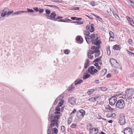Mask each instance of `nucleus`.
<instances>
[{
  "label": "nucleus",
  "mask_w": 134,
  "mask_h": 134,
  "mask_svg": "<svg viewBox=\"0 0 134 134\" xmlns=\"http://www.w3.org/2000/svg\"><path fill=\"white\" fill-rule=\"evenodd\" d=\"M59 117V115L55 116L53 114L49 115L48 120L49 121H50L51 124L48 130L47 134H51V129L53 127L55 126L58 127V122Z\"/></svg>",
  "instance_id": "1"
},
{
  "label": "nucleus",
  "mask_w": 134,
  "mask_h": 134,
  "mask_svg": "<svg viewBox=\"0 0 134 134\" xmlns=\"http://www.w3.org/2000/svg\"><path fill=\"white\" fill-rule=\"evenodd\" d=\"M88 37H86V36H85L87 42L88 43L90 42H91L92 43H94L98 39V37H96L95 34H91L89 36H88Z\"/></svg>",
  "instance_id": "2"
},
{
  "label": "nucleus",
  "mask_w": 134,
  "mask_h": 134,
  "mask_svg": "<svg viewBox=\"0 0 134 134\" xmlns=\"http://www.w3.org/2000/svg\"><path fill=\"white\" fill-rule=\"evenodd\" d=\"M125 106L124 101L123 99L119 100L116 104V107L119 109L123 108Z\"/></svg>",
  "instance_id": "3"
},
{
  "label": "nucleus",
  "mask_w": 134,
  "mask_h": 134,
  "mask_svg": "<svg viewBox=\"0 0 134 134\" xmlns=\"http://www.w3.org/2000/svg\"><path fill=\"white\" fill-rule=\"evenodd\" d=\"M91 125L89 124L87 126V130H89L90 131L89 134H97L98 131V129L96 128H93L91 129Z\"/></svg>",
  "instance_id": "4"
},
{
  "label": "nucleus",
  "mask_w": 134,
  "mask_h": 134,
  "mask_svg": "<svg viewBox=\"0 0 134 134\" xmlns=\"http://www.w3.org/2000/svg\"><path fill=\"white\" fill-rule=\"evenodd\" d=\"M119 122L121 125H124L125 123V116L122 114L120 115L119 119Z\"/></svg>",
  "instance_id": "5"
},
{
  "label": "nucleus",
  "mask_w": 134,
  "mask_h": 134,
  "mask_svg": "<svg viewBox=\"0 0 134 134\" xmlns=\"http://www.w3.org/2000/svg\"><path fill=\"white\" fill-rule=\"evenodd\" d=\"M117 101V98L115 96H113L109 98V103L110 105H113Z\"/></svg>",
  "instance_id": "6"
},
{
  "label": "nucleus",
  "mask_w": 134,
  "mask_h": 134,
  "mask_svg": "<svg viewBox=\"0 0 134 134\" xmlns=\"http://www.w3.org/2000/svg\"><path fill=\"white\" fill-rule=\"evenodd\" d=\"M124 134H132V131L130 127H127L124 130Z\"/></svg>",
  "instance_id": "7"
},
{
  "label": "nucleus",
  "mask_w": 134,
  "mask_h": 134,
  "mask_svg": "<svg viewBox=\"0 0 134 134\" xmlns=\"http://www.w3.org/2000/svg\"><path fill=\"white\" fill-rule=\"evenodd\" d=\"M97 46H93L91 47V49H96L95 50H93V51L94 53H97V56H99L100 55V53L99 52L100 51L98 49H97Z\"/></svg>",
  "instance_id": "8"
},
{
  "label": "nucleus",
  "mask_w": 134,
  "mask_h": 134,
  "mask_svg": "<svg viewBox=\"0 0 134 134\" xmlns=\"http://www.w3.org/2000/svg\"><path fill=\"white\" fill-rule=\"evenodd\" d=\"M94 25L93 24H92L90 26V25H88L86 27V29L87 30H89L91 32H93L94 30Z\"/></svg>",
  "instance_id": "9"
},
{
  "label": "nucleus",
  "mask_w": 134,
  "mask_h": 134,
  "mask_svg": "<svg viewBox=\"0 0 134 134\" xmlns=\"http://www.w3.org/2000/svg\"><path fill=\"white\" fill-rule=\"evenodd\" d=\"M85 112L84 110L81 109L77 113V117L78 118H79L81 116H83L85 115Z\"/></svg>",
  "instance_id": "10"
},
{
  "label": "nucleus",
  "mask_w": 134,
  "mask_h": 134,
  "mask_svg": "<svg viewBox=\"0 0 134 134\" xmlns=\"http://www.w3.org/2000/svg\"><path fill=\"white\" fill-rule=\"evenodd\" d=\"M68 101L71 104L74 105L76 103V99L74 98L71 97L69 99Z\"/></svg>",
  "instance_id": "11"
},
{
  "label": "nucleus",
  "mask_w": 134,
  "mask_h": 134,
  "mask_svg": "<svg viewBox=\"0 0 134 134\" xmlns=\"http://www.w3.org/2000/svg\"><path fill=\"white\" fill-rule=\"evenodd\" d=\"M126 93L130 94V95H133L134 93V90L132 88H129L126 90Z\"/></svg>",
  "instance_id": "12"
},
{
  "label": "nucleus",
  "mask_w": 134,
  "mask_h": 134,
  "mask_svg": "<svg viewBox=\"0 0 134 134\" xmlns=\"http://www.w3.org/2000/svg\"><path fill=\"white\" fill-rule=\"evenodd\" d=\"M9 9L8 8H6L4 9V10H3L1 14V16L3 17H5V15H7V11Z\"/></svg>",
  "instance_id": "13"
},
{
  "label": "nucleus",
  "mask_w": 134,
  "mask_h": 134,
  "mask_svg": "<svg viewBox=\"0 0 134 134\" xmlns=\"http://www.w3.org/2000/svg\"><path fill=\"white\" fill-rule=\"evenodd\" d=\"M94 53L93 51L90 50L87 53V55L88 58L91 59H92L93 58V55L91 56L92 54Z\"/></svg>",
  "instance_id": "14"
},
{
  "label": "nucleus",
  "mask_w": 134,
  "mask_h": 134,
  "mask_svg": "<svg viewBox=\"0 0 134 134\" xmlns=\"http://www.w3.org/2000/svg\"><path fill=\"white\" fill-rule=\"evenodd\" d=\"M94 68L95 67L93 66L90 67L88 69V72L92 75H94V72L93 71V69H94Z\"/></svg>",
  "instance_id": "15"
},
{
  "label": "nucleus",
  "mask_w": 134,
  "mask_h": 134,
  "mask_svg": "<svg viewBox=\"0 0 134 134\" xmlns=\"http://www.w3.org/2000/svg\"><path fill=\"white\" fill-rule=\"evenodd\" d=\"M56 111H57V112L56 111L55 112L54 114H53L55 116L59 115V116L60 117V115H58V114L60 113V112L59 111L60 110V108H59V106H57V107L56 108ZM60 117H59V118Z\"/></svg>",
  "instance_id": "16"
},
{
  "label": "nucleus",
  "mask_w": 134,
  "mask_h": 134,
  "mask_svg": "<svg viewBox=\"0 0 134 134\" xmlns=\"http://www.w3.org/2000/svg\"><path fill=\"white\" fill-rule=\"evenodd\" d=\"M133 95H130V94L128 93H126L125 92V98L127 100V99H131Z\"/></svg>",
  "instance_id": "17"
},
{
  "label": "nucleus",
  "mask_w": 134,
  "mask_h": 134,
  "mask_svg": "<svg viewBox=\"0 0 134 134\" xmlns=\"http://www.w3.org/2000/svg\"><path fill=\"white\" fill-rule=\"evenodd\" d=\"M76 40L77 42L80 43H82L83 41V38L80 36H78L77 37Z\"/></svg>",
  "instance_id": "18"
},
{
  "label": "nucleus",
  "mask_w": 134,
  "mask_h": 134,
  "mask_svg": "<svg viewBox=\"0 0 134 134\" xmlns=\"http://www.w3.org/2000/svg\"><path fill=\"white\" fill-rule=\"evenodd\" d=\"M105 107L106 111L107 112L111 111L113 110V109L109 105H106Z\"/></svg>",
  "instance_id": "19"
},
{
  "label": "nucleus",
  "mask_w": 134,
  "mask_h": 134,
  "mask_svg": "<svg viewBox=\"0 0 134 134\" xmlns=\"http://www.w3.org/2000/svg\"><path fill=\"white\" fill-rule=\"evenodd\" d=\"M90 65V61L89 59H87L86 60L84 64V67L86 69Z\"/></svg>",
  "instance_id": "20"
},
{
  "label": "nucleus",
  "mask_w": 134,
  "mask_h": 134,
  "mask_svg": "<svg viewBox=\"0 0 134 134\" xmlns=\"http://www.w3.org/2000/svg\"><path fill=\"white\" fill-rule=\"evenodd\" d=\"M109 34L110 35V38H109V40H110L112 41V40H113L114 39V35L113 32L111 31H110Z\"/></svg>",
  "instance_id": "21"
},
{
  "label": "nucleus",
  "mask_w": 134,
  "mask_h": 134,
  "mask_svg": "<svg viewBox=\"0 0 134 134\" xmlns=\"http://www.w3.org/2000/svg\"><path fill=\"white\" fill-rule=\"evenodd\" d=\"M110 61L111 65H113L115 63H118L115 59L113 58H111L110 59Z\"/></svg>",
  "instance_id": "22"
},
{
  "label": "nucleus",
  "mask_w": 134,
  "mask_h": 134,
  "mask_svg": "<svg viewBox=\"0 0 134 134\" xmlns=\"http://www.w3.org/2000/svg\"><path fill=\"white\" fill-rule=\"evenodd\" d=\"M56 14L54 12H53L51 13L50 15H47V16L49 17H50L51 18L55 19Z\"/></svg>",
  "instance_id": "23"
},
{
  "label": "nucleus",
  "mask_w": 134,
  "mask_h": 134,
  "mask_svg": "<svg viewBox=\"0 0 134 134\" xmlns=\"http://www.w3.org/2000/svg\"><path fill=\"white\" fill-rule=\"evenodd\" d=\"M83 82V80H76L75 82V85H77L78 84H79Z\"/></svg>",
  "instance_id": "24"
},
{
  "label": "nucleus",
  "mask_w": 134,
  "mask_h": 134,
  "mask_svg": "<svg viewBox=\"0 0 134 134\" xmlns=\"http://www.w3.org/2000/svg\"><path fill=\"white\" fill-rule=\"evenodd\" d=\"M107 116L108 118L113 117V118L115 116V113H108L107 115Z\"/></svg>",
  "instance_id": "25"
},
{
  "label": "nucleus",
  "mask_w": 134,
  "mask_h": 134,
  "mask_svg": "<svg viewBox=\"0 0 134 134\" xmlns=\"http://www.w3.org/2000/svg\"><path fill=\"white\" fill-rule=\"evenodd\" d=\"M120 46L119 45L116 44L113 47V49L114 50H119L120 49Z\"/></svg>",
  "instance_id": "26"
},
{
  "label": "nucleus",
  "mask_w": 134,
  "mask_h": 134,
  "mask_svg": "<svg viewBox=\"0 0 134 134\" xmlns=\"http://www.w3.org/2000/svg\"><path fill=\"white\" fill-rule=\"evenodd\" d=\"M98 98L97 97H92L89 99L88 100L90 101L95 102L96 101V99Z\"/></svg>",
  "instance_id": "27"
},
{
  "label": "nucleus",
  "mask_w": 134,
  "mask_h": 134,
  "mask_svg": "<svg viewBox=\"0 0 134 134\" xmlns=\"http://www.w3.org/2000/svg\"><path fill=\"white\" fill-rule=\"evenodd\" d=\"M83 34L84 35H85V36H86V37H88V36H90V32L88 31H86L84 32Z\"/></svg>",
  "instance_id": "28"
},
{
  "label": "nucleus",
  "mask_w": 134,
  "mask_h": 134,
  "mask_svg": "<svg viewBox=\"0 0 134 134\" xmlns=\"http://www.w3.org/2000/svg\"><path fill=\"white\" fill-rule=\"evenodd\" d=\"M94 91L93 89L89 90L87 91V93L88 95H90L93 93Z\"/></svg>",
  "instance_id": "29"
},
{
  "label": "nucleus",
  "mask_w": 134,
  "mask_h": 134,
  "mask_svg": "<svg viewBox=\"0 0 134 134\" xmlns=\"http://www.w3.org/2000/svg\"><path fill=\"white\" fill-rule=\"evenodd\" d=\"M91 76V75L88 73L86 74L83 77V79L84 80L88 78Z\"/></svg>",
  "instance_id": "30"
},
{
  "label": "nucleus",
  "mask_w": 134,
  "mask_h": 134,
  "mask_svg": "<svg viewBox=\"0 0 134 134\" xmlns=\"http://www.w3.org/2000/svg\"><path fill=\"white\" fill-rule=\"evenodd\" d=\"M101 58V57H99L98 58L96 59L93 61V62H95V63H99L100 60Z\"/></svg>",
  "instance_id": "31"
},
{
  "label": "nucleus",
  "mask_w": 134,
  "mask_h": 134,
  "mask_svg": "<svg viewBox=\"0 0 134 134\" xmlns=\"http://www.w3.org/2000/svg\"><path fill=\"white\" fill-rule=\"evenodd\" d=\"M109 48L110 47L109 46H107V54L108 55H110V51Z\"/></svg>",
  "instance_id": "32"
},
{
  "label": "nucleus",
  "mask_w": 134,
  "mask_h": 134,
  "mask_svg": "<svg viewBox=\"0 0 134 134\" xmlns=\"http://www.w3.org/2000/svg\"><path fill=\"white\" fill-rule=\"evenodd\" d=\"M52 132H53L55 133V134L57 133L58 131L57 129L55 128H54L52 130Z\"/></svg>",
  "instance_id": "33"
},
{
  "label": "nucleus",
  "mask_w": 134,
  "mask_h": 134,
  "mask_svg": "<svg viewBox=\"0 0 134 134\" xmlns=\"http://www.w3.org/2000/svg\"><path fill=\"white\" fill-rule=\"evenodd\" d=\"M74 85L72 84L71 85V86L69 87V88L68 90V91H72L74 88Z\"/></svg>",
  "instance_id": "34"
},
{
  "label": "nucleus",
  "mask_w": 134,
  "mask_h": 134,
  "mask_svg": "<svg viewBox=\"0 0 134 134\" xmlns=\"http://www.w3.org/2000/svg\"><path fill=\"white\" fill-rule=\"evenodd\" d=\"M72 121V117H70L69 118H68V124H70Z\"/></svg>",
  "instance_id": "35"
},
{
  "label": "nucleus",
  "mask_w": 134,
  "mask_h": 134,
  "mask_svg": "<svg viewBox=\"0 0 134 134\" xmlns=\"http://www.w3.org/2000/svg\"><path fill=\"white\" fill-rule=\"evenodd\" d=\"M101 42L99 41H96L94 43V45H96L97 46H99L100 45Z\"/></svg>",
  "instance_id": "36"
},
{
  "label": "nucleus",
  "mask_w": 134,
  "mask_h": 134,
  "mask_svg": "<svg viewBox=\"0 0 134 134\" xmlns=\"http://www.w3.org/2000/svg\"><path fill=\"white\" fill-rule=\"evenodd\" d=\"M94 65L96 66V68L98 70L100 69V66L99 65V63H95L94 64Z\"/></svg>",
  "instance_id": "37"
},
{
  "label": "nucleus",
  "mask_w": 134,
  "mask_h": 134,
  "mask_svg": "<svg viewBox=\"0 0 134 134\" xmlns=\"http://www.w3.org/2000/svg\"><path fill=\"white\" fill-rule=\"evenodd\" d=\"M126 18L128 20V21L130 22V23L132 21V20H133L132 18H131L129 16H126Z\"/></svg>",
  "instance_id": "38"
},
{
  "label": "nucleus",
  "mask_w": 134,
  "mask_h": 134,
  "mask_svg": "<svg viewBox=\"0 0 134 134\" xmlns=\"http://www.w3.org/2000/svg\"><path fill=\"white\" fill-rule=\"evenodd\" d=\"M129 2L131 4H130L134 8V2L132 1L131 0H128Z\"/></svg>",
  "instance_id": "39"
},
{
  "label": "nucleus",
  "mask_w": 134,
  "mask_h": 134,
  "mask_svg": "<svg viewBox=\"0 0 134 134\" xmlns=\"http://www.w3.org/2000/svg\"><path fill=\"white\" fill-rule=\"evenodd\" d=\"M100 88L103 91H105L107 90V88L104 87H100Z\"/></svg>",
  "instance_id": "40"
},
{
  "label": "nucleus",
  "mask_w": 134,
  "mask_h": 134,
  "mask_svg": "<svg viewBox=\"0 0 134 134\" xmlns=\"http://www.w3.org/2000/svg\"><path fill=\"white\" fill-rule=\"evenodd\" d=\"M13 11H8L7 12V16H8L10 15V14L13 13Z\"/></svg>",
  "instance_id": "41"
},
{
  "label": "nucleus",
  "mask_w": 134,
  "mask_h": 134,
  "mask_svg": "<svg viewBox=\"0 0 134 134\" xmlns=\"http://www.w3.org/2000/svg\"><path fill=\"white\" fill-rule=\"evenodd\" d=\"M70 52V51L69 50L66 49L65 50L64 53L67 54H69Z\"/></svg>",
  "instance_id": "42"
},
{
  "label": "nucleus",
  "mask_w": 134,
  "mask_h": 134,
  "mask_svg": "<svg viewBox=\"0 0 134 134\" xmlns=\"http://www.w3.org/2000/svg\"><path fill=\"white\" fill-rule=\"evenodd\" d=\"M46 13L47 14L49 15L51 13V11L48 9H46L45 10Z\"/></svg>",
  "instance_id": "43"
},
{
  "label": "nucleus",
  "mask_w": 134,
  "mask_h": 134,
  "mask_svg": "<svg viewBox=\"0 0 134 134\" xmlns=\"http://www.w3.org/2000/svg\"><path fill=\"white\" fill-rule=\"evenodd\" d=\"M64 97V95L63 94H62L60 96L59 99L60 100H62Z\"/></svg>",
  "instance_id": "44"
},
{
  "label": "nucleus",
  "mask_w": 134,
  "mask_h": 134,
  "mask_svg": "<svg viewBox=\"0 0 134 134\" xmlns=\"http://www.w3.org/2000/svg\"><path fill=\"white\" fill-rule=\"evenodd\" d=\"M27 10L28 13H34V10L29 8H27Z\"/></svg>",
  "instance_id": "45"
},
{
  "label": "nucleus",
  "mask_w": 134,
  "mask_h": 134,
  "mask_svg": "<svg viewBox=\"0 0 134 134\" xmlns=\"http://www.w3.org/2000/svg\"><path fill=\"white\" fill-rule=\"evenodd\" d=\"M62 132H63L65 130V128L64 126H62L61 127V129Z\"/></svg>",
  "instance_id": "46"
},
{
  "label": "nucleus",
  "mask_w": 134,
  "mask_h": 134,
  "mask_svg": "<svg viewBox=\"0 0 134 134\" xmlns=\"http://www.w3.org/2000/svg\"><path fill=\"white\" fill-rule=\"evenodd\" d=\"M76 124H72L71 126V127L72 128H74L76 127Z\"/></svg>",
  "instance_id": "47"
},
{
  "label": "nucleus",
  "mask_w": 134,
  "mask_h": 134,
  "mask_svg": "<svg viewBox=\"0 0 134 134\" xmlns=\"http://www.w3.org/2000/svg\"><path fill=\"white\" fill-rule=\"evenodd\" d=\"M18 15L21 14L22 13H23V11H17Z\"/></svg>",
  "instance_id": "48"
},
{
  "label": "nucleus",
  "mask_w": 134,
  "mask_h": 134,
  "mask_svg": "<svg viewBox=\"0 0 134 134\" xmlns=\"http://www.w3.org/2000/svg\"><path fill=\"white\" fill-rule=\"evenodd\" d=\"M34 10L37 12H38L39 11V10L38 7H35L34 8Z\"/></svg>",
  "instance_id": "49"
},
{
  "label": "nucleus",
  "mask_w": 134,
  "mask_h": 134,
  "mask_svg": "<svg viewBox=\"0 0 134 134\" xmlns=\"http://www.w3.org/2000/svg\"><path fill=\"white\" fill-rule=\"evenodd\" d=\"M12 15L13 16L18 15L17 11L15 12H14V13H12Z\"/></svg>",
  "instance_id": "50"
},
{
  "label": "nucleus",
  "mask_w": 134,
  "mask_h": 134,
  "mask_svg": "<svg viewBox=\"0 0 134 134\" xmlns=\"http://www.w3.org/2000/svg\"><path fill=\"white\" fill-rule=\"evenodd\" d=\"M91 4L92 6H94L95 4V3L93 1H92L91 3Z\"/></svg>",
  "instance_id": "51"
},
{
  "label": "nucleus",
  "mask_w": 134,
  "mask_h": 134,
  "mask_svg": "<svg viewBox=\"0 0 134 134\" xmlns=\"http://www.w3.org/2000/svg\"><path fill=\"white\" fill-rule=\"evenodd\" d=\"M130 23L132 26L134 27V21L133 20Z\"/></svg>",
  "instance_id": "52"
},
{
  "label": "nucleus",
  "mask_w": 134,
  "mask_h": 134,
  "mask_svg": "<svg viewBox=\"0 0 134 134\" xmlns=\"http://www.w3.org/2000/svg\"><path fill=\"white\" fill-rule=\"evenodd\" d=\"M98 71V70H97V69H93V72H94V73H96Z\"/></svg>",
  "instance_id": "53"
},
{
  "label": "nucleus",
  "mask_w": 134,
  "mask_h": 134,
  "mask_svg": "<svg viewBox=\"0 0 134 134\" xmlns=\"http://www.w3.org/2000/svg\"><path fill=\"white\" fill-rule=\"evenodd\" d=\"M63 102H60L59 103V104L58 105V106L61 107L62 106V105L63 104Z\"/></svg>",
  "instance_id": "54"
},
{
  "label": "nucleus",
  "mask_w": 134,
  "mask_h": 134,
  "mask_svg": "<svg viewBox=\"0 0 134 134\" xmlns=\"http://www.w3.org/2000/svg\"><path fill=\"white\" fill-rule=\"evenodd\" d=\"M44 9H40V10H39V12L40 13H43L44 12Z\"/></svg>",
  "instance_id": "55"
},
{
  "label": "nucleus",
  "mask_w": 134,
  "mask_h": 134,
  "mask_svg": "<svg viewBox=\"0 0 134 134\" xmlns=\"http://www.w3.org/2000/svg\"><path fill=\"white\" fill-rule=\"evenodd\" d=\"M97 18L99 21H101L102 20V18L99 16H97Z\"/></svg>",
  "instance_id": "56"
},
{
  "label": "nucleus",
  "mask_w": 134,
  "mask_h": 134,
  "mask_svg": "<svg viewBox=\"0 0 134 134\" xmlns=\"http://www.w3.org/2000/svg\"><path fill=\"white\" fill-rule=\"evenodd\" d=\"M47 6H48V7H56L54 5H47Z\"/></svg>",
  "instance_id": "57"
},
{
  "label": "nucleus",
  "mask_w": 134,
  "mask_h": 134,
  "mask_svg": "<svg viewBox=\"0 0 134 134\" xmlns=\"http://www.w3.org/2000/svg\"><path fill=\"white\" fill-rule=\"evenodd\" d=\"M128 42L129 44H131L132 42V41L131 39H129L128 40Z\"/></svg>",
  "instance_id": "58"
},
{
  "label": "nucleus",
  "mask_w": 134,
  "mask_h": 134,
  "mask_svg": "<svg viewBox=\"0 0 134 134\" xmlns=\"http://www.w3.org/2000/svg\"><path fill=\"white\" fill-rule=\"evenodd\" d=\"M77 24H82L83 23L82 22L78 21V22H77Z\"/></svg>",
  "instance_id": "59"
},
{
  "label": "nucleus",
  "mask_w": 134,
  "mask_h": 134,
  "mask_svg": "<svg viewBox=\"0 0 134 134\" xmlns=\"http://www.w3.org/2000/svg\"><path fill=\"white\" fill-rule=\"evenodd\" d=\"M111 74H108L107 76V77L108 78H109L110 77H111Z\"/></svg>",
  "instance_id": "60"
},
{
  "label": "nucleus",
  "mask_w": 134,
  "mask_h": 134,
  "mask_svg": "<svg viewBox=\"0 0 134 134\" xmlns=\"http://www.w3.org/2000/svg\"><path fill=\"white\" fill-rule=\"evenodd\" d=\"M67 20H64L63 19H62L60 21H59L62 22H66L67 21Z\"/></svg>",
  "instance_id": "61"
},
{
  "label": "nucleus",
  "mask_w": 134,
  "mask_h": 134,
  "mask_svg": "<svg viewBox=\"0 0 134 134\" xmlns=\"http://www.w3.org/2000/svg\"><path fill=\"white\" fill-rule=\"evenodd\" d=\"M76 18H77L76 17H72L71 18V19L72 20H76Z\"/></svg>",
  "instance_id": "62"
},
{
  "label": "nucleus",
  "mask_w": 134,
  "mask_h": 134,
  "mask_svg": "<svg viewBox=\"0 0 134 134\" xmlns=\"http://www.w3.org/2000/svg\"><path fill=\"white\" fill-rule=\"evenodd\" d=\"M79 8L77 7H74V9L75 10H78L79 9Z\"/></svg>",
  "instance_id": "63"
},
{
  "label": "nucleus",
  "mask_w": 134,
  "mask_h": 134,
  "mask_svg": "<svg viewBox=\"0 0 134 134\" xmlns=\"http://www.w3.org/2000/svg\"><path fill=\"white\" fill-rule=\"evenodd\" d=\"M130 77L134 76V73H132L130 75Z\"/></svg>",
  "instance_id": "64"
}]
</instances>
